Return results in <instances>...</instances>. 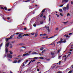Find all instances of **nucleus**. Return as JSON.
<instances>
[{"instance_id":"obj_1","label":"nucleus","mask_w":73,"mask_h":73,"mask_svg":"<svg viewBox=\"0 0 73 73\" xmlns=\"http://www.w3.org/2000/svg\"><path fill=\"white\" fill-rule=\"evenodd\" d=\"M69 4H68L66 6V7H64L63 8V10L64 12H66V11H68L69 10Z\"/></svg>"},{"instance_id":"obj_2","label":"nucleus","mask_w":73,"mask_h":73,"mask_svg":"<svg viewBox=\"0 0 73 73\" xmlns=\"http://www.w3.org/2000/svg\"><path fill=\"white\" fill-rule=\"evenodd\" d=\"M9 42H8L7 43L6 45L5 46V51L7 53H8V48L7 47L9 46Z\"/></svg>"},{"instance_id":"obj_3","label":"nucleus","mask_w":73,"mask_h":73,"mask_svg":"<svg viewBox=\"0 0 73 73\" xmlns=\"http://www.w3.org/2000/svg\"><path fill=\"white\" fill-rule=\"evenodd\" d=\"M66 42V40H64L63 41H58V42H57V44H61V43H65Z\"/></svg>"},{"instance_id":"obj_4","label":"nucleus","mask_w":73,"mask_h":73,"mask_svg":"<svg viewBox=\"0 0 73 73\" xmlns=\"http://www.w3.org/2000/svg\"><path fill=\"white\" fill-rule=\"evenodd\" d=\"M68 1H69V0H63L62 3V4H64H64H66V3H67Z\"/></svg>"},{"instance_id":"obj_5","label":"nucleus","mask_w":73,"mask_h":73,"mask_svg":"<svg viewBox=\"0 0 73 73\" xmlns=\"http://www.w3.org/2000/svg\"><path fill=\"white\" fill-rule=\"evenodd\" d=\"M44 28H46V29H47L48 32H50V31H49V27L46 26H45V27Z\"/></svg>"},{"instance_id":"obj_6","label":"nucleus","mask_w":73,"mask_h":73,"mask_svg":"<svg viewBox=\"0 0 73 73\" xmlns=\"http://www.w3.org/2000/svg\"><path fill=\"white\" fill-rule=\"evenodd\" d=\"M7 57H8V58H12V56L10 54H8Z\"/></svg>"},{"instance_id":"obj_7","label":"nucleus","mask_w":73,"mask_h":73,"mask_svg":"<svg viewBox=\"0 0 73 73\" xmlns=\"http://www.w3.org/2000/svg\"><path fill=\"white\" fill-rule=\"evenodd\" d=\"M37 23H38V22H37V21L36 22H35V23L34 24L33 26L34 27H36V25H37Z\"/></svg>"},{"instance_id":"obj_8","label":"nucleus","mask_w":73,"mask_h":73,"mask_svg":"<svg viewBox=\"0 0 73 73\" xmlns=\"http://www.w3.org/2000/svg\"><path fill=\"white\" fill-rule=\"evenodd\" d=\"M22 37V35L21 34H19L18 36L17 37V38H20V37Z\"/></svg>"},{"instance_id":"obj_9","label":"nucleus","mask_w":73,"mask_h":73,"mask_svg":"<svg viewBox=\"0 0 73 73\" xmlns=\"http://www.w3.org/2000/svg\"><path fill=\"white\" fill-rule=\"evenodd\" d=\"M23 59H21L20 60H19L18 62H17V63H20L21 62V61H23Z\"/></svg>"},{"instance_id":"obj_10","label":"nucleus","mask_w":73,"mask_h":73,"mask_svg":"<svg viewBox=\"0 0 73 73\" xmlns=\"http://www.w3.org/2000/svg\"><path fill=\"white\" fill-rule=\"evenodd\" d=\"M64 36H65V37H66L67 38H70V36H68V35H64Z\"/></svg>"},{"instance_id":"obj_11","label":"nucleus","mask_w":73,"mask_h":73,"mask_svg":"<svg viewBox=\"0 0 73 73\" xmlns=\"http://www.w3.org/2000/svg\"><path fill=\"white\" fill-rule=\"evenodd\" d=\"M50 15H49L48 16L49 21H50V18H51V17H50Z\"/></svg>"},{"instance_id":"obj_12","label":"nucleus","mask_w":73,"mask_h":73,"mask_svg":"<svg viewBox=\"0 0 73 73\" xmlns=\"http://www.w3.org/2000/svg\"><path fill=\"white\" fill-rule=\"evenodd\" d=\"M13 36H14V35H12L11 36H10V38H9V39H11V38H12L13 37Z\"/></svg>"},{"instance_id":"obj_13","label":"nucleus","mask_w":73,"mask_h":73,"mask_svg":"<svg viewBox=\"0 0 73 73\" xmlns=\"http://www.w3.org/2000/svg\"><path fill=\"white\" fill-rule=\"evenodd\" d=\"M9 39H9V38H5L6 41L7 42V41H8Z\"/></svg>"},{"instance_id":"obj_14","label":"nucleus","mask_w":73,"mask_h":73,"mask_svg":"<svg viewBox=\"0 0 73 73\" xmlns=\"http://www.w3.org/2000/svg\"><path fill=\"white\" fill-rule=\"evenodd\" d=\"M13 45L12 44H11L10 46V48L11 49V48H12V47H13Z\"/></svg>"},{"instance_id":"obj_15","label":"nucleus","mask_w":73,"mask_h":73,"mask_svg":"<svg viewBox=\"0 0 73 73\" xmlns=\"http://www.w3.org/2000/svg\"><path fill=\"white\" fill-rule=\"evenodd\" d=\"M30 29H32V25L31 24V23H30Z\"/></svg>"},{"instance_id":"obj_16","label":"nucleus","mask_w":73,"mask_h":73,"mask_svg":"<svg viewBox=\"0 0 73 73\" xmlns=\"http://www.w3.org/2000/svg\"><path fill=\"white\" fill-rule=\"evenodd\" d=\"M32 54H38V53H37V52H33V53H32Z\"/></svg>"},{"instance_id":"obj_17","label":"nucleus","mask_w":73,"mask_h":73,"mask_svg":"<svg viewBox=\"0 0 73 73\" xmlns=\"http://www.w3.org/2000/svg\"><path fill=\"white\" fill-rule=\"evenodd\" d=\"M17 60H15L13 62V63H14L15 64L17 63Z\"/></svg>"},{"instance_id":"obj_18","label":"nucleus","mask_w":73,"mask_h":73,"mask_svg":"<svg viewBox=\"0 0 73 73\" xmlns=\"http://www.w3.org/2000/svg\"><path fill=\"white\" fill-rule=\"evenodd\" d=\"M37 35H38V34H37V33H36L35 35V37H37Z\"/></svg>"},{"instance_id":"obj_19","label":"nucleus","mask_w":73,"mask_h":73,"mask_svg":"<svg viewBox=\"0 0 73 73\" xmlns=\"http://www.w3.org/2000/svg\"><path fill=\"white\" fill-rule=\"evenodd\" d=\"M29 36V35H28V34H24L23 35V36Z\"/></svg>"},{"instance_id":"obj_20","label":"nucleus","mask_w":73,"mask_h":73,"mask_svg":"<svg viewBox=\"0 0 73 73\" xmlns=\"http://www.w3.org/2000/svg\"><path fill=\"white\" fill-rule=\"evenodd\" d=\"M19 58L20 59H21V58H18V57L17 58H15V60H19Z\"/></svg>"},{"instance_id":"obj_21","label":"nucleus","mask_w":73,"mask_h":73,"mask_svg":"<svg viewBox=\"0 0 73 73\" xmlns=\"http://www.w3.org/2000/svg\"><path fill=\"white\" fill-rule=\"evenodd\" d=\"M43 49H44V48L41 47L40 48V50H42Z\"/></svg>"},{"instance_id":"obj_22","label":"nucleus","mask_w":73,"mask_h":73,"mask_svg":"<svg viewBox=\"0 0 73 73\" xmlns=\"http://www.w3.org/2000/svg\"><path fill=\"white\" fill-rule=\"evenodd\" d=\"M45 9H43V10L41 12L42 13H44V12H45Z\"/></svg>"},{"instance_id":"obj_23","label":"nucleus","mask_w":73,"mask_h":73,"mask_svg":"<svg viewBox=\"0 0 73 73\" xmlns=\"http://www.w3.org/2000/svg\"><path fill=\"white\" fill-rule=\"evenodd\" d=\"M9 52L10 54H13V53L11 51H10Z\"/></svg>"},{"instance_id":"obj_24","label":"nucleus","mask_w":73,"mask_h":73,"mask_svg":"<svg viewBox=\"0 0 73 73\" xmlns=\"http://www.w3.org/2000/svg\"><path fill=\"white\" fill-rule=\"evenodd\" d=\"M40 24H43V22H42V21H40Z\"/></svg>"},{"instance_id":"obj_25","label":"nucleus","mask_w":73,"mask_h":73,"mask_svg":"<svg viewBox=\"0 0 73 73\" xmlns=\"http://www.w3.org/2000/svg\"><path fill=\"white\" fill-rule=\"evenodd\" d=\"M70 68H71V67L70 68H67V70H70Z\"/></svg>"},{"instance_id":"obj_26","label":"nucleus","mask_w":73,"mask_h":73,"mask_svg":"<svg viewBox=\"0 0 73 73\" xmlns=\"http://www.w3.org/2000/svg\"><path fill=\"white\" fill-rule=\"evenodd\" d=\"M43 15H44V14H43V13L42 14L40 15V17H42V16H43Z\"/></svg>"},{"instance_id":"obj_27","label":"nucleus","mask_w":73,"mask_h":73,"mask_svg":"<svg viewBox=\"0 0 73 73\" xmlns=\"http://www.w3.org/2000/svg\"><path fill=\"white\" fill-rule=\"evenodd\" d=\"M46 51V50H44L42 52V53H44V52H45Z\"/></svg>"},{"instance_id":"obj_28","label":"nucleus","mask_w":73,"mask_h":73,"mask_svg":"<svg viewBox=\"0 0 73 73\" xmlns=\"http://www.w3.org/2000/svg\"><path fill=\"white\" fill-rule=\"evenodd\" d=\"M59 11H60V12H62V9H59Z\"/></svg>"},{"instance_id":"obj_29","label":"nucleus","mask_w":73,"mask_h":73,"mask_svg":"<svg viewBox=\"0 0 73 73\" xmlns=\"http://www.w3.org/2000/svg\"><path fill=\"white\" fill-rule=\"evenodd\" d=\"M26 56H29V54L28 53H26Z\"/></svg>"},{"instance_id":"obj_30","label":"nucleus","mask_w":73,"mask_h":73,"mask_svg":"<svg viewBox=\"0 0 73 73\" xmlns=\"http://www.w3.org/2000/svg\"><path fill=\"white\" fill-rule=\"evenodd\" d=\"M0 8H1V9H4L3 7H0Z\"/></svg>"},{"instance_id":"obj_31","label":"nucleus","mask_w":73,"mask_h":73,"mask_svg":"<svg viewBox=\"0 0 73 73\" xmlns=\"http://www.w3.org/2000/svg\"><path fill=\"white\" fill-rule=\"evenodd\" d=\"M26 56V54H24L23 55V57H24V56Z\"/></svg>"},{"instance_id":"obj_32","label":"nucleus","mask_w":73,"mask_h":73,"mask_svg":"<svg viewBox=\"0 0 73 73\" xmlns=\"http://www.w3.org/2000/svg\"><path fill=\"white\" fill-rule=\"evenodd\" d=\"M4 8L5 10H7V8H6V7H4Z\"/></svg>"},{"instance_id":"obj_33","label":"nucleus","mask_w":73,"mask_h":73,"mask_svg":"<svg viewBox=\"0 0 73 73\" xmlns=\"http://www.w3.org/2000/svg\"><path fill=\"white\" fill-rule=\"evenodd\" d=\"M42 36H47V35L46 34H44L43 35H42Z\"/></svg>"},{"instance_id":"obj_34","label":"nucleus","mask_w":73,"mask_h":73,"mask_svg":"<svg viewBox=\"0 0 73 73\" xmlns=\"http://www.w3.org/2000/svg\"><path fill=\"white\" fill-rule=\"evenodd\" d=\"M61 50H58V53L60 52V51Z\"/></svg>"},{"instance_id":"obj_35","label":"nucleus","mask_w":73,"mask_h":73,"mask_svg":"<svg viewBox=\"0 0 73 73\" xmlns=\"http://www.w3.org/2000/svg\"><path fill=\"white\" fill-rule=\"evenodd\" d=\"M40 59H44V58L43 57H40Z\"/></svg>"},{"instance_id":"obj_36","label":"nucleus","mask_w":73,"mask_h":73,"mask_svg":"<svg viewBox=\"0 0 73 73\" xmlns=\"http://www.w3.org/2000/svg\"><path fill=\"white\" fill-rule=\"evenodd\" d=\"M28 61V60H26L25 62V64H27V62Z\"/></svg>"},{"instance_id":"obj_37","label":"nucleus","mask_w":73,"mask_h":73,"mask_svg":"<svg viewBox=\"0 0 73 73\" xmlns=\"http://www.w3.org/2000/svg\"><path fill=\"white\" fill-rule=\"evenodd\" d=\"M32 60H31V61H30V62H29V63L28 65H29V64H31V62H32Z\"/></svg>"},{"instance_id":"obj_38","label":"nucleus","mask_w":73,"mask_h":73,"mask_svg":"<svg viewBox=\"0 0 73 73\" xmlns=\"http://www.w3.org/2000/svg\"><path fill=\"white\" fill-rule=\"evenodd\" d=\"M71 4L73 5V1H72L71 2Z\"/></svg>"},{"instance_id":"obj_39","label":"nucleus","mask_w":73,"mask_h":73,"mask_svg":"<svg viewBox=\"0 0 73 73\" xmlns=\"http://www.w3.org/2000/svg\"><path fill=\"white\" fill-rule=\"evenodd\" d=\"M5 57H6V54H5V55H4V56L3 57V58H5Z\"/></svg>"},{"instance_id":"obj_40","label":"nucleus","mask_w":73,"mask_h":73,"mask_svg":"<svg viewBox=\"0 0 73 73\" xmlns=\"http://www.w3.org/2000/svg\"><path fill=\"white\" fill-rule=\"evenodd\" d=\"M68 23V21L66 22H64L63 23H64V24L65 25L66 23Z\"/></svg>"},{"instance_id":"obj_41","label":"nucleus","mask_w":73,"mask_h":73,"mask_svg":"<svg viewBox=\"0 0 73 73\" xmlns=\"http://www.w3.org/2000/svg\"><path fill=\"white\" fill-rule=\"evenodd\" d=\"M70 16V15L69 14V13H68L67 16Z\"/></svg>"},{"instance_id":"obj_42","label":"nucleus","mask_w":73,"mask_h":73,"mask_svg":"<svg viewBox=\"0 0 73 73\" xmlns=\"http://www.w3.org/2000/svg\"><path fill=\"white\" fill-rule=\"evenodd\" d=\"M10 19H11V18L10 17L7 18V19H8V20H9Z\"/></svg>"},{"instance_id":"obj_43","label":"nucleus","mask_w":73,"mask_h":73,"mask_svg":"<svg viewBox=\"0 0 73 73\" xmlns=\"http://www.w3.org/2000/svg\"><path fill=\"white\" fill-rule=\"evenodd\" d=\"M36 61V60H32V62H34V61Z\"/></svg>"},{"instance_id":"obj_44","label":"nucleus","mask_w":73,"mask_h":73,"mask_svg":"<svg viewBox=\"0 0 73 73\" xmlns=\"http://www.w3.org/2000/svg\"><path fill=\"white\" fill-rule=\"evenodd\" d=\"M58 30V28H56L55 29V30H56V31H57V30Z\"/></svg>"},{"instance_id":"obj_45","label":"nucleus","mask_w":73,"mask_h":73,"mask_svg":"<svg viewBox=\"0 0 73 73\" xmlns=\"http://www.w3.org/2000/svg\"><path fill=\"white\" fill-rule=\"evenodd\" d=\"M20 34V33H17L15 34V35H19Z\"/></svg>"},{"instance_id":"obj_46","label":"nucleus","mask_w":73,"mask_h":73,"mask_svg":"<svg viewBox=\"0 0 73 73\" xmlns=\"http://www.w3.org/2000/svg\"><path fill=\"white\" fill-rule=\"evenodd\" d=\"M68 73H72V70L69 71Z\"/></svg>"},{"instance_id":"obj_47","label":"nucleus","mask_w":73,"mask_h":73,"mask_svg":"<svg viewBox=\"0 0 73 73\" xmlns=\"http://www.w3.org/2000/svg\"><path fill=\"white\" fill-rule=\"evenodd\" d=\"M37 57H34L33 58V59H37Z\"/></svg>"},{"instance_id":"obj_48","label":"nucleus","mask_w":73,"mask_h":73,"mask_svg":"<svg viewBox=\"0 0 73 73\" xmlns=\"http://www.w3.org/2000/svg\"><path fill=\"white\" fill-rule=\"evenodd\" d=\"M21 48H25V49H26V47H25V46H23V47H21Z\"/></svg>"},{"instance_id":"obj_49","label":"nucleus","mask_w":73,"mask_h":73,"mask_svg":"<svg viewBox=\"0 0 73 73\" xmlns=\"http://www.w3.org/2000/svg\"><path fill=\"white\" fill-rule=\"evenodd\" d=\"M11 9H8V11H11Z\"/></svg>"},{"instance_id":"obj_50","label":"nucleus","mask_w":73,"mask_h":73,"mask_svg":"<svg viewBox=\"0 0 73 73\" xmlns=\"http://www.w3.org/2000/svg\"><path fill=\"white\" fill-rule=\"evenodd\" d=\"M54 53L53 52H51V54H52V55H53L54 54Z\"/></svg>"},{"instance_id":"obj_51","label":"nucleus","mask_w":73,"mask_h":73,"mask_svg":"<svg viewBox=\"0 0 73 73\" xmlns=\"http://www.w3.org/2000/svg\"><path fill=\"white\" fill-rule=\"evenodd\" d=\"M64 5V4L62 5H61L59 7H62L63 6V5Z\"/></svg>"},{"instance_id":"obj_52","label":"nucleus","mask_w":73,"mask_h":73,"mask_svg":"<svg viewBox=\"0 0 73 73\" xmlns=\"http://www.w3.org/2000/svg\"><path fill=\"white\" fill-rule=\"evenodd\" d=\"M44 18V20H45V18H46V17L45 16V15H44L43 17Z\"/></svg>"},{"instance_id":"obj_53","label":"nucleus","mask_w":73,"mask_h":73,"mask_svg":"<svg viewBox=\"0 0 73 73\" xmlns=\"http://www.w3.org/2000/svg\"><path fill=\"white\" fill-rule=\"evenodd\" d=\"M61 56H62V55H61L59 57H58V59H60L61 58H60V57H61Z\"/></svg>"},{"instance_id":"obj_54","label":"nucleus","mask_w":73,"mask_h":73,"mask_svg":"<svg viewBox=\"0 0 73 73\" xmlns=\"http://www.w3.org/2000/svg\"><path fill=\"white\" fill-rule=\"evenodd\" d=\"M60 16H63V15H62V14L60 13Z\"/></svg>"},{"instance_id":"obj_55","label":"nucleus","mask_w":73,"mask_h":73,"mask_svg":"<svg viewBox=\"0 0 73 73\" xmlns=\"http://www.w3.org/2000/svg\"><path fill=\"white\" fill-rule=\"evenodd\" d=\"M73 50H73H72V49H70V52H72V51Z\"/></svg>"},{"instance_id":"obj_56","label":"nucleus","mask_w":73,"mask_h":73,"mask_svg":"<svg viewBox=\"0 0 73 73\" xmlns=\"http://www.w3.org/2000/svg\"><path fill=\"white\" fill-rule=\"evenodd\" d=\"M56 15L57 17H59V15H57V14H56Z\"/></svg>"},{"instance_id":"obj_57","label":"nucleus","mask_w":73,"mask_h":73,"mask_svg":"<svg viewBox=\"0 0 73 73\" xmlns=\"http://www.w3.org/2000/svg\"><path fill=\"white\" fill-rule=\"evenodd\" d=\"M56 67V66H53L52 67V69H53V68H55V67Z\"/></svg>"},{"instance_id":"obj_58","label":"nucleus","mask_w":73,"mask_h":73,"mask_svg":"<svg viewBox=\"0 0 73 73\" xmlns=\"http://www.w3.org/2000/svg\"><path fill=\"white\" fill-rule=\"evenodd\" d=\"M24 30H27V28H26V27H25L24 28Z\"/></svg>"},{"instance_id":"obj_59","label":"nucleus","mask_w":73,"mask_h":73,"mask_svg":"<svg viewBox=\"0 0 73 73\" xmlns=\"http://www.w3.org/2000/svg\"><path fill=\"white\" fill-rule=\"evenodd\" d=\"M60 41H63V39H62V38H61L60 39Z\"/></svg>"},{"instance_id":"obj_60","label":"nucleus","mask_w":73,"mask_h":73,"mask_svg":"<svg viewBox=\"0 0 73 73\" xmlns=\"http://www.w3.org/2000/svg\"><path fill=\"white\" fill-rule=\"evenodd\" d=\"M20 51H21V52H23V51H24V50H23L22 49H21L20 50Z\"/></svg>"},{"instance_id":"obj_61","label":"nucleus","mask_w":73,"mask_h":73,"mask_svg":"<svg viewBox=\"0 0 73 73\" xmlns=\"http://www.w3.org/2000/svg\"><path fill=\"white\" fill-rule=\"evenodd\" d=\"M20 45H23V44L22 43H21L20 44Z\"/></svg>"},{"instance_id":"obj_62","label":"nucleus","mask_w":73,"mask_h":73,"mask_svg":"<svg viewBox=\"0 0 73 73\" xmlns=\"http://www.w3.org/2000/svg\"><path fill=\"white\" fill-rule=\"evenodd\" d=\"M37 70L38 72H39V71H40V70L39 69H37Z\"/></svg>"},{"instance_id":"obj_63","label":"nucleus","mask_w":73,"mask_h":73,"mask_svg":"<svg viewBox=\"0 0 73 73\" xmlns=\"http://www.w3.org/2000/svg\"><path fill=\"white\" fill-rule=\"evenodd\" d=\"M20 34H21V35H23V34H24V33H20Z\"/></svg>"},{"instance_id":"obj_64","label":"nucleus","mask_w":73,"mask_h":73,"mask_svg":"<svg viewBox=\"0 0 73 73\" xmlns=\"http://www.w3.org/2000/svg\"><path fill=\"white\" fill-rule=\"evenodd\" d=\"M0 73H5V72H2L1 71H0Z\"/></svg>"}]
</instances>
